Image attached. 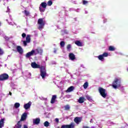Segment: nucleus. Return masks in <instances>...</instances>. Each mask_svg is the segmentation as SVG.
Instances as JSON below:
<instances>
[{"label":"nucleus","instance_id":"nucleus-1","mask_svg":"<svg viewBox=\"0 0 128 128\" xmlns=\"http://www.w3.org/2000/svg\"><path fill=\"white\" fill-rule=\"evenodd\" d=\"M31 66L32 68H40V74L42 78H44L46 76V70L44 66H41L38 64L36 62L31 63Z\"/></svg>","mask_w":128,"mask_h":128},{"label":"nucleus","instance_id":"nucleus-2","mask_svg":"<svg viewBox=\"0 0 128 128\" xmlns=\"http://www.w3.org/2000/svg\"><path fill=\"white\" fill-rule=\"evenodd\" d=\"M112 86L115 90L122 87V80L120 78H115L112 83Z\"/></svg>","mask_w":128,"mask_h":128},{"label":"nucleus","instance_id":"nucleus-3","mask_svg":"<svg viewBox=\"0 0 128 128\" xmlns=\"http://www.w3.org/2000/svg\"><path fill=\"white\" fill-rule=\"evenodd\" d=\"M98 92L102 98H106V96H108V93H106V89L100 87L98 88Z\"/></svg>","mask_w":128,"mask_h":128},{"label":"nucleus","instance_id":"nucleus-4","mask_svg":"<svg viewBox=\"0 0 128 128\" xmlns=\"http://www.w3.org/2000/svg\"><path fill=\"white\" fill-rule=\"evenodd\" d=\"M40 6L39 7L40 12H44V10H46V8L48 4H46V2H42L40 4Z\"/></svg>","mask_w":128,"mask_h":128},{"label":"nucleus","instance_id":"nucleus-5","mask_svg":"<svg viewBox=\"0 0 128 128\" xmlns=\"http://www.w3.org/2000/svg\"><path fill=\"white\" fill-rule=\"evenodd\" d=\"M38 24H39L38 30H42L44 28V21L43 18H39L38 21Z\"/></svg>","mask_w":128,"mask_h":128},{"label":"nucleus","instance_id":"nucleus-6","mask_svg":"<svg viewBox=\"0 0 128 128\" xmlns=\"http://www.w3.org/2000/svg\"><path fill=\"white\" fill-rule=\"evenodd\" d=\"M8 74H3L0 75V80L1 82H4V80H8Z\"/></svg>","mask_w":128,"mask_h":128},{"label":"nucleus","instance_id":"nucleus-7","mask_svg":"<svg viewBox=\"0 0 128 128\" xmlns=\"http://www.w3.org/2000/svg\"><path fill=\"white\" fill-rule=\"evenodd\" d=\"M76 126V124L74 122H72L70 124L62 125L61 128H74Z\"/></svg>","mask_w":128,"mask_h":128},{"label":"nucleus","instance_id":"nucleus-8","mask_svg":"<svg viewBox=\"0 0 128 128\" xmlns=\"http://www.w3.org/2000/svg\"><path fill=\"white\" fill-rule=\"evenodd\" d=\"M30 34H28L26 36V40H24L23 42V44L24 46H28V44H30Z\"/></svg>","mask_w":128,"mask_h":128},{"label":"nucleus","instance_id":"nucleus-9","mask_svg":"<svg viewBox=\"0 0 128 128\" xmlns=\"http://www.w3.org/2000/svg\"><path fill=\"white\" fill-rule=\"evenodd\" d=\"M43 52L44 50H42V48H38L35 50V56H36V54H40V56H42Z\"/></svg>","mask_w":128,"mask_h":128},{"label":"nucleus","instance_id":"nucleus-10","mask_svg":"<svg viewBox=\"0 0 128 128\" xmlns=\"http://www.w3.org/2000/svg\"><path fill=\"white\" fill-rule=\"evenodd\" d=\"M32 106V102H29L28 103L24 104V108H25V110H28Z\"/></svg>","mask_w":128,"mask_h":128},{"label":"nucleus","instance_id":"nucleus-11","mask_svg":"<svg viewBox=\"0 0 128 128\" xmlns=\"http://www.w3.org/2000/svg\"><path fill=\"white\" fill-rule=\"evenodd\" d=\"M40 122V118H36L33 120V124H38Z\"/></svg>","mask_w":128,"mask_h":128},{"label":"nucleus","instance_id":"nucleus-12","mask_svg":"<svg viewBox=\"0 0 128 128\" xmlns=\"http://www.w3.org/2000/svg\"><path fill=\"white\" fill-rule=\"evenodd\" d=\"M26 116H27L26 113V112L24 113L21 116V118L20 120V122L25 120L26 119Z\"/></svg>","mask_w":128,"mask_h":128},{"label":"nucleus","instance_id":"nucleus-13","mask_svg":"<svg viewBox=\"0 0 128 128\" xmlns=\"http://www.w3.org/2000/svg\"><path fill=\"white\" fill-rule=\"evenodd\" d=\"M69 58L71 60H74L76 59V56L73 53L69 54Z\"/></svg>","mask_w":128,"mask_h":128},{"label":"nucleus","instance_id":"nucleus-14","mask_svg":"<svg viewBox=\"0 0 128 128\" xmlns=\"http://www.w3.org/2000/svg\"><path fill=\"white\" fill-rule=\"evenodd\" d=\"M74 122H76V124H80V122H81L80 118V117H76L74 118Z\"/></svg>","mask_w":128,"mask_h":128},{"label":"nucleus","instance_id":"nucleus-15","mask_svg":"<svg viewBox=\"0 0 128 128\" xmlns=\"http://www.w3.org/2000/svg\"><path fill=\"white\" fill-rule=\"evenodd\" d=\"M56 95H53L51 99L50 103L52 104H54V102H56Z\"/></svg>","mask_w":128,"mask_h":128},{"label":"nucleus","instance_id":"nucleus-16","mask_svg":"<svg viewBox=\"0 0 128 128\" xmlns=\"http://www.w3.org/2000/svg\"><path fill=\"white\" fill-rule=\"evenodd\" d=\"M16 50H17V52H19V54H22V52H23L22 48V47L20 46H17Z\"/></svg>","mask_w":128,"mask_h":128},{"label":"nucleus","instance_id":"nucleus-17","mask_svg":"<svg viewBox=\"0 0 128 128\" xmlns=\"http://www.w3.org/2000/svg\"><path fill=\"white\" fill-rule=\"evenodd\" d=\"M86 98H84V97H80L78 100V102H79V104H83V102H84Z\"/></svg>","mask_w":128,"mask_h":128},{"label":"nucleus","instance_id":"nucleus-18","mask_svg":"<svg viewBox=\"0 0 128 128\" xmlns=\"http://www.w3.org/2000/svg\"><path fill=\"white\" fill-rule=\"evenodd\" d=\"M74 90V86H71L68 88L66 90V92H72Z\"/></svg>","mask_w":128,"mask_h":128},{"label":"nucleus","instance_id":"nucleus-19","mask_svg":"<svg viewBox=\"0 0 128 128\" xmlns=\"http://www.w3.org/2000/svg\"><path fill=\"white\" fill-rule=\"evenodd\" d=\"M75 44H76L78 46H82V43L80 40L75 41Z\"/></svg>","mask_w":128,"mask_h":128},{"label":"nucleus","instance_id":"nucleus-20","mask_svg":"<svg viewBox=\"0 0 128 128\" xmlns=\"http://www.w3.org/2000/svg\"><path fill=\"white\" fill-rule=\"evenodd\" d=\"M22 13L24 14L26 16H30V13L27 10H24V11L22 12Z\"/></svg>","mask_w":128,"mask_h":128},{"label":"nucleus","instance_id":"nucleus-21","mask_svg":"<svg viewBox=\"0 0 128 128\" xmlns=\"http://www.w3.org/2000/svg\"><path fill=\"white\" fill-rule=\"evenodd\" d=\"M22 124H20V121H18L16 124L15 125L14 128H21Z\"/></svg>","mask_w":128,"mask_h":128},{"label":"nucleus","instance_id":"nucleus-22","mask_svg":"<svg viewBox=\"0 0 128 128\" xmlns=\"http://www.w3.org/2000/svg\"><path fill=\"white\" fill-rule=\"evenodd\" d=\"M4 118H2L0 120V128L4 127Z\"/></svg>","mask_w":128,"mask_h":128},{"label":"nucleus","instance_id":"nucleus-23","mask_svg":"<svg viewBox=\"0 0 128 128\" xmlns=\"http://www.w3.org/2000/svg\"><path fill=\"white\" fill-rule=\"evenodd\" d=\"M14 106L15 108H18L19 106H20V104L18 102H16L14 104Z\"/></svg>","mask_w":128,"mask_h":128},{"label":"nucleus","instance_id":"nucleus-24","mask_svg":"<svg viewBox=\"0 0 128 128\" xmlns=\"http://www.w3.org/2000/svg\"><path fill=\"white\" fill-rule=\"evenodd\" d=\"M29 53L31 56H34V54L36 56V50H32V51L29 52Z\"/></svg>","mask_w":128,"mask_h":128},{"label":"nucleus","instance_id":"nucleus-25","mask_svg":"<svg viewBox=\"0 0 128 128\" xmlns=\"http://www.w3.org/2000/svg\"><path fill=\"white\" fill-rule=\"evenodd\" d=\"M98 60H102V62H103L104 60V56L101 54V55H100L98 56Z\"/></svg>","mask_w":128,"mask_h":128},{"label":"nucleus","instance_id":"nucleus-26","mask_svg":"<svg viewBox=\"0 0 128 128\" xmlns=\"http://www.w3.org/2000/svg\"><path fill=\"white\" fill-rule=\"evenodd\" d=\"M70 48H72V44H68L66 46V49L68 52L70 50Z\"/></svg>","mask_w":128,"mask_h":128},{"label":"nucleus","instance_id":"nucleus-27","mask_svg":"<svg viewBox=\"0 0 128 128\" xmlns=\"http://www.w3.org/2000/svg\"><path fill=\"white\" fill-rule=\"evenodd\" d=\"M84 88H88V82H86L83 85Z\"/></svg>","mask_w":128,"mask_h":128},{"label":"nucleus","instance_id":"nucleus-28","mask_svg":"<svg viewBox=\"0 0 128 128\" xmlns=\"http://www.w3.org/2000/svg\"><path fill=\"white\" fill-rule=\"evenodd\" d=\"M66 44V42L64 41H61L60 42V46L62 48H64Z\"/></svg>","mask_w":128,"mask_h":128},{"label":"nucleus","instance_id":"nucleus-29","mask_svg":"<svg viewBox=\"0 0 128 128\" xmlns=\"http://www.w3.org/2000/svg\"><path fill=\"white\" fill-rule=\"evenodd\" d=\"M64 108L65 110H69L70 108V107L68 104L66 105Z\"/></svg>","mask_w":128,"mask_h":128},{"label":"nucleus","instance_id":"nucleus-30","mask_svg":"<svg viewBox=\"0 0 128 128\" xmlns=\"http://www.w3.org/2000/svg\"><path fill=\"white\" fill-rule=\"evenodd\" d=\"M44 126H46V128H48V126H50V122H48V121H46L44 122Z\"/></svg>","mask_w":128,"mask_h":128},{"label":"nucleus","instance_id":"nucleus-31","mask_svg":"<svg viewBox=\"0 0 128 128\" xmlns=\"http://www.w3.org/2000/svg\"><path fill=\"white\" fill-rule=\"evenodd\" d=\"M114 46H109V50L111 51V52H114Z\"/></svg>","mask_w":128,"mask_h":128},{"label":"nucleus","instance_id":"nucleus-32","mask_svg":"<svg viewBox=\"0 0 128 128\" xmlns=\"http://www.w3.org/2000/svg\"><path fill=\"white\" fill-rule=\"evenodd\" d=\"M30 56H32L30 54V52L26 53V57L27 58H30Z\"/></svg>","mask_w":128,"mask_h":128},{"label":"nucleus","instance_id":"nucleus-33","mask_svg":"<svg viewBox=\"0 0 128 128\" xmlns=\"http://www.w3.org/2000/svg\"><path fill=\"white\" fill-rule=\"evenodd\" d=\"M52 4V0H49L48 2V6H50Z\"/></svg>","mask_w":128,"mask_h":128},{"label":"nucleus","instance_id":"nucleus-34","mask_svg":"<svg viewBox=\"0 0 128 128\" xmlns=\"http://www.w3.org/2000/svg\"><path fill=\"white\" fill-rule=\"evenodd\" d=\"M103 57H105L106 58V56H108V52H104L102 54Z\"/></svg>","mask_w":128,"mask_h":128},{"label":"nucleus","instance_id":"nucleus-35","mask_svg":"<svg viewBox=\"0 0 128 128\" xmlns=\"http://www.w3.org/2000/svg\"><path fill=\"white\" fill-rule=\"evenodd\" d=\"M88 4V2L86 1V0H83L82 4L86 5V4Z\"/></svg>","mask_w":128,"mask_h":128},{"label":"nucleus","instance_id":"nucleus-36","mask_svg":"<svg viewBox=\"0 0 128 128\" xmlns=\"http://www.w3.org/2000/svg\"><path fill=\"white\" fill-rule=\"evenodd\" d=\"M86 100H92V97L90 96H86Z\"/></svg>","mask_w":128,"mask_h":128},{"label":"nucleus","instance_id":"nucleus-37","mask_svg":"<svg viewBox=\"0 0 128 128\" xmlns=\"http://www.w3.org/2000/svg\"><path fill=\"white\" fill-rule=\"evenodd\" d=\"M22 38H24L26 36V33H22Z\"/></svg>","mask_w":128,"mask_h":128},{"label":"nucleus","instance_id":"nucleus-38","mask_svg":"<svg viewBox=\"0 0 128 128\" xmlns=\"http://www.w3.org/2000/svg\"><path fill=\"white\" fill-rule=\"evenodd\" d=\"M55 122H56L57 124H58V122H60V120H58V118H55Z\"/></svg>","mask_w":128,"mask_h":128},{"label":"nucleus","instance_id":"nucleus-39","mask_svg":"<svg viewBox=\"0 0 128 128\" xmlns=\"http://www.w3.org/2000/svg\"><path fill=\"white\" fill-rule=\"evenodd\" d=\"M82 128H90L88 127V126H82Z\"/></svg>","mask_w":128,"mask_h":128},{"label":"nucleus","instance_id":"nucleus-40","mask_svg":"<svg viewBox=\"0 0 128 128\" xmlns=\"http://www.w3.org/2000/svg\"><path fill=\"white\" fill-rule=\"evenodd\" d=\"M2 50L0 48V54H2Z\"/></svg>","mask_w":128,"mask_h":128},{"label":"nucleus","instance_id":"nucleus-41","mask_svg":"<svg viewBox=\"0 0 128 128\" xmlns=\"http://www.w3.org/2000/svg\"><path fill=\"white\" fill-rule=\"evenodd\" d=\"M54 52L56 54V48H54Z\"/></svg>","mask_w":128,"mask_h":128},{"label":"nucleus","instance_id":"nucleus-42","mask_svg":"<svg viewBox=\"0 0 128 128\" xmlns=\"http://www.w3.org/2000/svg\"><path fill=\"white\" fill-rule=\"evenodd\" d=\"M24 128H28V126H26V125H24Z\"/></svg>","mask_w":128,"mask_h":128},{"label":"nucleus","instance_id":"nucleus-43","mask_svg":"<svg viewBox=\"0 0 128 128\" xmlns=\"http://www.w3.org/2000/svg\"><path fill=\"white\" fill-rule=\"evenodd\" d=\"M9 94H10V96H12V92H9Z\"/></svg>","mask_w":128,"mask_h":128},{"label":"nucleus","instance_id":"nucleus-44","mask_svg":"<svg viewBox=\"0 0 128 128\" xmlns=\"http://www.w3.org/2000/svg\"><path fill=\"white\" fill-rule=\"evenodd\" d=\"M2 26V22H0V26Z\"/></svg>","mask_w":128,"mask_h":128},{"label":"nucleus","instance_id":"nucleus-45","mask_svg":"<svg viewBox=\"0 0 128 128\" xmlns=\"http://www.w3.org/2000/svg\"><path fill=\"white\" fill-rule=\"evenodd\" d=\"M90 128H94V126H92V127H91Z\"/></svg>","mask_w":128,"mask_h":128},{"label":"nucleus","instance_id":"nucleus-46","mask_svg":"<svg viewBox=\"0 0 128 128\" xmlns=\"http://www.w3.org/2000/svg\"><path fill=\"white\" fill-rule=\"evenodd\" d=\"M127 70H128V69H127Z\"/></svg>","mask_w":128,"mask_h":128}]
</instances>
